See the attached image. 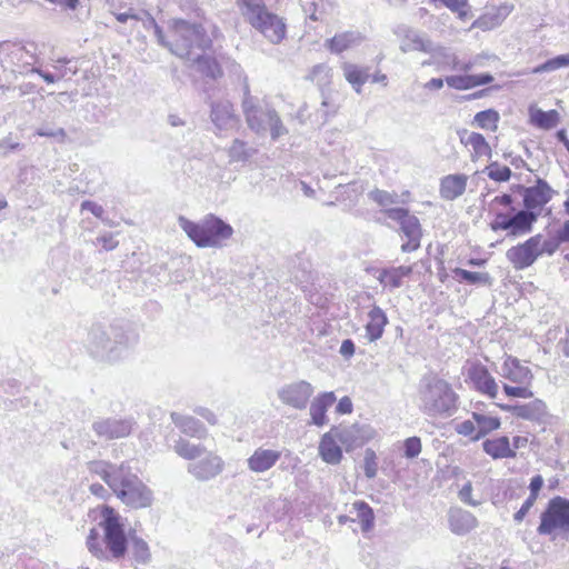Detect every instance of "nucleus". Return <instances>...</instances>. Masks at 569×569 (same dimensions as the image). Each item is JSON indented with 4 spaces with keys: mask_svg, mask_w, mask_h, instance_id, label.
Segmentation results:
<instances>
[{
    "mask_svg": "<svg viewBox=\"0 0 569 569\" xmlns=\"http://www.w3.org/2000/svg\"><path fill=\"white\" fill-rule=\"evenodd\" d=\"M157 42L168 49L172 54L191 60L194 54L204 52L212 44L204 28L183 19H173L169 23V33L166 34L154 19L150 20Z\"/></svg>",
    "mask_w": 569,
    "mask_h": 569,
    "instance_id": "nucleus-1",
    "label": "nucleus"
},
{
    "mask_svg": "<svg viewBox=\"0 0 569 569\" xmlns=\"http://www.w3.org/2000/svg\"><path fill=\"white\" fill-rule=\"evenodd\" d=\"M99 527L103 536L97 528H92L87 537V548L89 552L99 560L110 561L122 559L129 546V537L126 535L120 516L109 506L101 510V520Z\"/></svg>",
    "mask_w": 569,
    "mask_h": 569,
    "instance_id": "nucleus-2",
    "label": "nucleus"
},
{
    "mask_svg": "<svg viewBox=\"0 0 569 569\" xmlns=\"http://www.w3.org/2000/svg\"><path fill=\"white\" fill-rule=\"evenodd\" d=\"M230 66L231 72L242 78L243 96L241 107L249 129L258 134H264L269 131L272 140L287 134L288 130L283 126L278 112L268 103H261L257 97L251 94L248 78L243 74L241 66L234 61Z\"/></svg>",
    "mask_w": 569,
    "mask_h": 569,
    "instance_id": "nucleus-3",
    "label": "nucleus"
},
{
    "mask_svg": "<svg viewBox=\"0 0 569 569\" xmlns=\"http://www.w3.org/2000/svg\"><path fill=\"white\" fill-rule=\"evenodd\" d=\"M137 340L138 336L133 331L122 327L94 325L88 332L86 348L99 361L116 362Z\"/></svg>",
    "mask_w": 569,
    "mask_h": 569,
    "instance_id": "nucleus-4",
    "label": "nucleus"
},
{
    "mask_svg": "<svg viewBox=\"0 0 569 569\" xmlns=\"http://www.w3.org/2000/svg\"><path fill=\"white\" fill-rule=\"evenodd\" d=\"M171 448L180 458L190 461L187 471L198 481L214 479L224 469L223 459L202 443L178 436L173 438Z\"/></svg>",
    "mask_w": 569,
    "mask_h": 569,
    "instance_id": "nucleus-5",
    "label": "nucleus"
},
{
    "mask_svg": "<svg viewBox=\"0 0 569 569\" xmlns=\"http://www.w3.org/2000/svg\"><path fill=\"white\" fill-rule=\"evenodd\" d=\"M420 409L429 417H451L458 409V397L451 386L439 378L426 380L419 392Z\"/></svg>",
    "mask_w": 569,
    "mask_h": 569,
    "instance_id": "nucleus-6",
    "label": "nucleus"
},
{
    "mask_svg": "<svg viewBox=\"0 0 569 569\" xmlns=\"http://www.w3.org/2000/svg\"><path fill=\"white\" fill-rule=\"evenodd\" d=\"M179 226L199 248L220 247L233 233V229L229 223L213 214H208L200 222H193L184 217H180Z\"/></svg>",
    "mask_w": 569,
    "mask_h": 569,
    "instance_id": "nucleus-7",
    "label": "nucleus"
},
{
    "mask_svg": "<svg viewBox=\"0 0 569 569\" xmlns=\"http://www.w3.org/2000/svg\"><path fill=\"white\" fill-rule=\"evenodd\" d=\"M111 490L124 505L134 509L150 507L153 500L152 491L128 466H124Z\"/></svg>",
    "mask_w": 569,
    "mask_h": 569,
    "instance_id": "nucleus-8",
    "label": "nucleus"
},
{
    "mask_svg": "<svg viewBox=\"0 0 569 569\" xmlns=\"http://www.w3.org/2000/svg\"><path fill=\"white\" fill-rule=\"evenodd\" d=\"M512 214L498 212L490 223L492 231H508V237L517 238L532 231L533 224L539 218V211H529L523 207L521 210L511 208Z\"/></svg>",
    "mask_w": 569,
    "mask_h": 569,
    "instance_id": "nucleus-9",
    "label": "nucleus"
},
{
    "mask_svg": "<svg viewBox=\"0 0 569 569\" xmlns=\"http://www.w3.org/2000/svg\"><path fill=\"white\" fill-rule=\"evenodd\" d=\"M560 529L569 536V499L557 496L549 500L540 516L539 535H551Z\"/></svg>",
    "mask_w": 569,
    "mask_h": 569,
    "instance_id": "nucleus-10",
    "label": "nucleus"
},
{
    "mask_svg": "<svg viewBox=\"0 0 569 569\" xmlns=\"http://www.w3.org/2000/svg\"><path fill=\"white\" fill-rule=\"evenodd\" d=\"M385 214L400 224L401 232L408 239L401 244L402 252H412L420 248L422 229L419 219L406 208L397 207L383 210Z\"/></svg>",
    "mask_w": 569,
    "mask_h": 569,
    "instance_id": "nucleus-11",
    "label": "nucleus"
},
{
    "mask_svg": "<svg viewBox=\"0 0 569 569\" xmlns=\"http://www.w3.org/2000/svg\"><path fill=\"white\" fill-rule=\"evenodd\" d=\"M357 431L358 428L353 425L341 430L333 428L325 433L319 443V455L321 459L329 465H338L342 459V450L337 443L336 438L342 443L351 442Z\"/></svg>",
    "mask_w": 569,
    "mask_h": 569,
    "instance_id": "nucleus-12",
    "label": "nucleus"
},
{
    "mask_svg": "<svg viewBox=\"0 0 569 569\" xmlns=\"http://www.w3.org/2000/svg\"><path fill=\"white\" fill-rule=\"evenodd\" d=\"M541 238L542 234H535L507 250L506 258L516 270L527 269L537 261L540 257Z\"/></svg>",
    "mask_w": 569,
    "mask_h": 569,
    "instance_id": "nucleus-13",
    "label": "nucleus"
},
{
    "mask_svg": "<svg viewBox=\"0 0 569 569\" xmlns=\"http://www.w3.org/2000/svg\"><path fill=\"white\" fill-rule=\"evenodd\" d=\"M313 393L315 387L310 382L306 380H298L283 385L278 390V398L288 407L297 410H305Z\"/></svg>",
    "mask_w": 569,
    "mask_h": 569,
    "instance_id": "nucleus-14",
    "label": "nucleus"
},
{
    "mask_svg": "<svg viewBox=\"0 0 569 569\" xmlns=\"http://www.w3.org/2000/svg\"><path fill=\"white\" fill-rule=\"evenodd\" d=\"M513 189L522 194L526 209L539 212L552 199L555 193V190L541 178H538L531 187L517 184Z\"/></svg>",
    "mask_w": 569,
    "mask_h": 569,
    "instance_id": "nucleus-15",
    "label": "nucleus"
},
{
    "mask_svg": "<svg viewBox=\"0 0 569 569\" xmlns=\"http://www.w3.org/2000/svg\"><path fill=\"white\" fill-rule=\"evenodd\" d=\"M393 33L400 40L399 49L403 53L410 51H421L427 53L432 50V40L426 33L407 24L397 26L393 29Z\"/></svg>",
    "mask_w": 569,
    "mask_h": 569,
    "instance_id": "nucleus-16",
    "label": "nucleus"
},
{
    "mask_svg": "<svg viewBox=\"0 0 569 569\" xmlns=\"http://www.w3.org/2000/svg\"><path fill=\"white\" fill-rule=\"evenodd\" d=\"M250 26L262 33L271 43L278 44L286 38L287 24L284 19L269 10L258 19V23L253 22Z\"/></svg>",
    "mask_w": 569,
    "mask_h": 569,
    "instance_id": "nucleus-17",
    "label": "nucleus"
},
{
    "mask_svg": "<svg viewBox=\"0 0 569 569\" xmlns=\"http://www.w3.org/2000/svg\"><path fill=\"white\" fill-rule=\"evenodd\" d=\"M0 51L14 66H31L37 60V46L33 42L27 44L10 41L0 42Z\"/></svg>",
    "mask_w": 569,
    "mask_h": 569,
    "instance_id": "nucleus-18",
    "label": "nucleus"
},
{
    "mask_svg": "<svg viewBox=\"0 0 569 569\" xmlns=\"http://www.w3.org/2000/svg\"><path fill=\"white\" fill-rule=\"evenodd\" d=\"M92 429L99 438L112 440L129 436L132 425L127 419L104 418L94 421Z\"/></svg>",
    "mask_w": 569,
    "mask_h": 569,
    "instance_id": "nucleus-19",
    "label": "nucleus"
},
{
    "mask_svg": "<svg viewBox=\"0 0 569 569\" xmlns=\"http://www.w3.org/2000/svg\"><path fill=\"white\" fill-rule=\"evenodd\" d=\"M210 119L217 130H231L238 124V116L228 100L213 101L210 104Z\"/></svg>",
    "mask_w": 569,
    "mask_h": 569,
    "instance_id": "nucleus-20",
    "label": "nucleus"
},
{
    "mask_svg": "<svg viewBox=\"0 0 569 569\" xmlns=\"http://www.w3.org/2000/svg\"><path fill=\"white\" fill-rule=\"evenodd\" d=\"M499 407L503 411L510 412L517 418L537 422L545 421L548 415L547 406L540 399H535L533 401L523 405H499Z\"/></svg>",
    "mask_w": 569,
    "mask_h": 569,
    "instance_id": "nucleus-21",
    "label": "nucleus"
},
{
    "mask_svg": "<svg viewBox=\"0 0 569 569\" xmlns=\"http://www.w3.org/2000/svg\"><path fill=\"white\" fill-rule=\"evenodd\" d=\"M337 398L333 391L320 392L310 402L309 413L311 425L322 427L328 422L327 411L336 402Z\"/></svg>",
    "mask_w": 569,
    "mask_h": 569,
    "instance_id": "nucleus-22",
    "label": "nucleus"
},
{
    "mask_svg": "<svg viewBox=\"0 0 569 569\" xmlns=\"http://www.w3.org/2000/svg\"><path fill=\"white\" fill-rule=\"evenodd\" d=\"M450 530L459 536L467 535L478 526L477 518L467 510L452 508L448 513Z\"/></svg>",
    "mask_w": 569,
    "mask_h": 569,
    "instance_id": "nucleus-23",
    "label": "nucleus"
},
{
    "mask_svg": "<svg viewBox=\"0 0 569 569\" xmlns=\"http://www.w3.org/2000/svg\"><path fill=\"white\" fill-rule=\"evenodd\" d=\"M469 378L478 391L488 395L490 398L497 397L498 386L485 366H473L469 370Z\"/></svg>",
    "mask_w": 569,
    "mask_h": 569,
    "instance_id": "nucleus-24",
    "label": "nucleus"
},
{
    "mask_svg": "<svg viewBox=\"0 0 569 569\" xmlns=\"http://www.w3.org/2000/svg\"><path fill=\"white\" fill-rule=\"evenodd\" d=\"M171 420L176 427L190 438L204 439L208 436V430L204 425L191 416L180 415L178 412L171 413Z\"/></svg>",
    "mask_w": 569,
    "mask_h": 569,
    "instance_id": "nucleus-25",
    "label": "nucleus"
},
{
    "mask_svg": "<svg viewBox=\"0 0 569 569\" xmlns=\"http://www.w3.org/2000/svg\"><path fill=\"white\" fill-rule=\"evenodd\" d=\"M280 457V451L258 448L247 459L248 468L257 473L266 472L278 462Z\"/></svg>",
    "mask_w": 569,
    "mask_h": 569,
    "instance_id": "nucleus-26",
    "label": "nucleus"
},
{
    "mask_svg": "<svg viewBox=\"0 0 569 569\" xmlns=\"http://www.w3.org/2000/svg\"><path fill=\"white\" fill-rule=\"evenodd\" d=\"M501 375L511 382L519 385H529L533 379V375L528 367L511 356H508L501 367Z\"/></svg>",
    "mask_w": 569,
    "mask_h": 569,
    "instance_id": "nucleus-27",
    "label": "nucleus"
},
{
    "mask_svg": "<svg viewBox=\"0 0 569 569\" xmlns=\"http://www.w3.org/2000/svg\"><path fill=\"white\" fill-rule=\"evenodd\" d=\"M468 177L463 173L448 174L440 181V196L452 201L461 197L467 188Z\"/></svg>",
    "mask_w": 569,
    "mask_h": 569,
    "instance_id": "nucleus-28",
    "label": "nucleus"
},
{
    "mask_svg": "<svg viewBox=\"0 0 569 569\" xmlns=\"http://www.w3.org/2000/svg\"><path fill=\"white\" fill-rule=\"evenodd\" d=\"M124 466V463L114 466L103 460H93L87 463V469L90 473L99 476L112 489Z\"/></svg>",
    "mask_w": 569,
    "mask_h": 569,
    "instance_id": "nucleus-29",
    "label": "nucleus"
},
{
    "mask_svg": "<svg viewBox=\"0 0 569 569\" xmlns=\"http://www.w3.org/2000/svg\"><path fill=\"white\" fill-rule=\"evenodd\" d=\"M363 37L358 31H346L326 40L325 47L332 53H341L348 49L359 46Z\"/></svg>",
    "mask_w": 569,
    "mask_h": 569,
    "instance_id": "nucleus-30",
    "label": "nucleus"
},
{
    "mask_svg": "<svg viewBox=\"0 0 569 569\" xmlns=\"http://www.w3.org/2000/svg\"><path fill=\"white\" fill-rule=\"evenodd\" d=\"M368 318L366 336L370 342H373L382 337L385 327L388 323V318L386 312L379 306H373L371 308L368 313Z\"/></svg>",
    "mask_w": 569,
    "mask_h": 569,
    "instance_id": "nucleus-31",
    "label": "nucleus"
},
{
    "mask_svg": "<svg viewBox=\"0 0 569 569\" xmlns=\"http://www.w3.org/2000/svg\"><path fill=\"white\" fill-rule=\"evenodd\" d=\"M345 79L351 84L357 93H361L362 86L369 79V69L351 62H343L341 66Z\"/></svg>",
    "mask_w": 569,
    "mask_h": 569,
    "instance_id": "nucleus-32",
    "label": "nucleus"
},
{
    "mask_svg": "<svg viewBox=\"0 0 569 569\" xmlns=\"http://www.w3.org/2000/svg\"><path fill=\"white\" fill-rule=\"evenodd\" d=\"M482 448L483 451L493 459L516 457V451L510 448L509 438L506 436L483 441Z\"/></svg>",
    "mask_w": 569,
    "mask_h": 569,
    "instance_id": "nucleus-33",
    "label": "nucleus"
},
{
    "mask_svg": "<svg viewBox=\"0 0 569 569\" xmlns=\"http://www.w3.org/2000/svg\"><path fill=\"white\" fill-rule=\"evenodd\" d=\"M244 20L252 24L268 10L263 0H236Z\"/></svg>",
    "mask_w": 569,
    "mask_h": 569,
    "instance_id": "nucleus-34",
    "label": "nucleus"
},
{
    "mask_svg": "<svg viewBox=\"0 0 569 569\" xmlns=\"http://www.w3.org/2000/svg\"><path fill=\"white\" fill-rule=\"evenodd\" d=\"M190 61L197 63L199 71L211 79L216 80L222 77V69L219 63L214 59L204 56L203 52L194 54Z\"/></svg>",
    "mask_w": 569,
    "mask_h": 569,
    "instance_id": "nucleus-35",
    "label": "nucleus"
},
{
    "mask_svg": "<svg viewBox=\"0 0 569 569\" xmlns=\"http://www.w3.org/2000/svg\"><path fill=\"white\" fill-rule=\"evenodd\" d=\"M472 418L477 425V432L473 436V441L483 438L487 433L497 430L500 427V419L497 417H489L483 413L473 412Z\"/></svg>",
    "mask_w": 569,
    "mask_h": 569,
    "instance_id": "nucleus-36",
    "label": "nucleus"
},
{
    "mask_svg": "<svg viewBox=\"0 0 569 569\" xmlns=\"http://www.w3.org/2000/svg\"><path fill=\"white\" fill-rule=\"evenodd\" d=\"M427 53L431 54L432 61H423L422 66L436 63L440 67L451 68L457 58V56L452 53L448 48L440 44H436L433 41L432 50L428 51Z\"/></svg>",
    "mask_w": 569,
    "mask_h": 569,
    "instance_id": "nucleus-37",
    "label": "nucleus"
},
{
    "mask_svg": "<svg viewBox=\"0 0 569 569\" xmlns=\"http://www.w3.org/2000/svg\"><path fill=\"white\" fill-rule=\"evenodd\" d=\"M530 120L537 128L548 130L558 124L559 113L557 110L543 111L536 109L530 112Z\"/></svg>",
    "mask_w": 569,
    "mask_h": 569,
    "instance_id": "nucleus-38",
    "label": "nucleus"
},
{
    "mask_svg": "<svg viewBox=\"0 0 569 569\" xmlns=\"http://www.w3.org/2000/svg\"><path fill=\"white\" fill-rule=\"evenodd\" d=\"M453 274L459 282L468 284L490 286L492 281L488 272L469 271L462 268L453 269Z\"/></svg>",
    "mask_w": 569,
    "mask_h": 569,
    "instance_id": "nucleus-39",
    "label": "nucleus"
},
{
    "mask_svg": "<svg viewBox=\"0 0 569 569\" xmlns=\"http://www.w3.org/2000/svg\"><path fill=\"white\" fill-rule=\"evenodd\" d=\"M353 509L357 512V518L360 521L361 530L363 532L370 531L375 526L373 509L365 501H356Z\"/></svg>",
    "mask_w": 569,
    "mask_h": 569,
    "instance_id": "nucleus-40",
    "label": "nucleus"
},
{
    "mask_svg": "<svg viewBox=\"0 0 569 569\" xmlns=\"http://www.w3.org/2000/svg\"><path fill=\"white\" fill-rule=\"evenodd\" d=\"M129 542L131 543L133 559L139 563H147L151 558L148 543L137 536H129Z\"/></svg>",
    "mask_w": 569,
    "mask_h": 569,
    "instance_id": "nucleus-41",
    "label": "nucleus"
},
{
    "mask_svg": "<svg viewBox=\"0 0 569 569\" xmlns=\"http://www.w3.org/2000/svg\"><path fill=\"white\" fill-rule=\"evenodd\" d=\"M500 116L495 109H487L476 113L475 123L486 130L496 131L498 129V122Z\"/></svg>",
    "mask_w": 569,
    "mask_h": 569,
    "instance_id": "nucleus-42",
    "label": "nucleus"
},
{
    "mask_svg": "<svg viewBox=\"0 0 569 569\" xmlns=\"http://www.w3.org/2000/svg\"><path fill=\"white\" fill-rule=\"evenodd\" d=\"M569 67V53L559 54L551 59H548L541 64H538L532 69V73L552 72L561 68Z\"/></svg>",
    "mask_w": 569,
    "mask_h": 569,
    "instance_id": "nucleus-43",
    "label": "nucleus"
},
{
    "mask_svg": "<svg viewBox=\"0 0 569 569\" xmlns=\"http://www.w3.org/2000/svg\"><path fill=\"white\" fill-rule=\"evenodd\" d=\"M487 176L497 182H506L510 179L512 172L509 167L500 166L497 161L486 167Z\"/></svg>",
    "mask_w": 569,
    "mask_h": 569,
    "instance_id": "nucleus-44",
    "label": "nucleus"
},
{
    "mask_svg": "<svg viewBox=\"0 0 569 569\" xmlns=\"http://www.w3.org/2000/svg\"><path fill=\"white\" fill-rule=\"evenodd\" d=\"M307 79L316 82L319 87L327 86L331 79V68L320 63L312 68Z\"/></svg>",
    "mask_w": 569,
    "mask_h": 569,
    "instance_id": "nucleus-45",
    "label": "nucleus"
},
{
    "mask_svg": "<svg viewBox=\"0 0 569 569\" xmlns=\"http://www.w3.org/2000/svg\"><path fill=\"white\" fill-rule=\"evenodd\" d=\"M369 198L375 201L377 204L386 209L391 204H396L399 202L398 196L396 193H390L386 190H380L378 188L373 189L369 192Z\"/></svg>",
    "mask_w": 569,
    "mask_h": 569,
    "instance_id": "nucleus-46",
    "label": "nucleus"
},
{
    "mask_svg": "<svg viewBox=\"0 0 569 569\" xmlns=\"http://www.w3.org/2000/svg\"><path fill=\"white\" fill-rule=\"evenodd\" d=\"M465 143L471 146L477 156L489 154L491 149L485 137L478 132H471Z\"/></svg>",
    "mask_w": 569,
    "mask_h": 569,
    "instance_id": "nucleus-47",
    "label": "nucleus"
},
{
    "mask_svg": "<svg viewBox=\"0 0 569 569\" xmlns=\"http://www.w3.org/2000/svg\"><path fill=\"white\" fill-rule=\"evenodd\" d=\"M250 152L247 149L246 142L234 139L231 147L229 148V157L231 161L243 162L250 158Z\"/></svg>",
    "mask_w": 569,
    "mask_h": 569,
    "instance_id": "nucleus-48",
    "label": "nucleus"
},
{
    "mask_svg": "<svg viewBox=\"0 0 569 569\" xmlns=\"http://www.w3.org/2000/svg\"><path fill=\"white\" fill-rule=\"evenodd\" d=\"M377 279L382 286L390 287L391 289L399 288L402 284V281L392 268L382 269Z\"/></svg>",
    "mask_w": 569,
    "mask_h": 569,
    "instance_id": "nucleus-49",
    "label": "nucleus"
},
{
    "mask_svg": "<svg viewBox=\"0 0 569 569\" xmlns=\"http://www.w3.org/2000/svg\"><path fill=\"white\" fill-rule=\"evenodd\" d=\"M421 440L419 437H409L403 442V456L407 459L417 458L421 452Z\"/></svg>",
    "mask_w": 569,
    "mask_h": 569,
    "instance_id": "nucleus-50",
    "label": "nucleus"
},
{
    "mask_svg": "<svg viewBox=\"0 0 569 569\" xmlns=\"http://www.w3.org/2000/svg\"><path fill=\"white\" fill-rule=\"evenodd\" d=\"M448 87L456 90H468L472 88L470 74L465 76H448L445 79Z\"/></svg>",
    "mask_w": 569,
    "mask_h": 569,
    "instance_id": "nucleus-51",
    "label": "nucleus"
},
{
    "mask_svg": "<svg viewBox=\"0 0 569 569\" xmlns=\"http://www.w3.org/2000/svg\"><path fill=\"white\" fill-rule=\"evenodd\" d=\"M376 453L372 449H367L363 459V471L367 478L372 479L377 475V462Z\"/></svg>",
    "mask_w": 569,
    "mask_h": 569,
    "instance_id": "nucleus-52",
    "label": "nucleus"
},
{
    "mask_svg": "<svg viewBox=\"0 0 569 569\" xmlns=\"http://www.w3.org/2000/svg\"><path fill=\"white\" fill-rule=\"evenodd\" d=\"M563 243V240L559 239V233L556 231L555 236L546 239L540 240V256L543 253H547L548 256H552L560 247V244Z\"/></svg>",
    "mask_w": 569,
    "mask_h": 569,
    "instance_id": "nucleus-53",
    "label": "nucleus"
},
{
    "mask_svg": "<svg viewBox=\"0 0 569 569\" xmlns=\"http://www.w3.org/2000/svg\"><path fill=\"white\" fill-rule=\"evenodd\" d=\"M505 393L510 398H532L533 392L527 386H509L507 383L503 385Z\"/></svg>",
    "mask_w": 569,
    "mask_h": 569,
    "instance_id": "nucleus-54",
    "label": "nucleus"
},
{
    "mask_svg": "<svg viewBox=\"0 0 569 569\" xmlns=\"http://www.w3.org/2000/svg\"><path fill=\"white\" fill-rule=\"evenodd\" d=\"M22 148L21 143L12 141L11 137L8 136L0 140V157H7L10 152L21 150Z\"/></svg>",
    "mask_w": 569,
    "mask_h": 569,
    "instance_id": "nucleus-55",
    "label": "nucleus"
},
{
    "mask_svg": "<svg viewBox=\"0 0 569 569\" xmlns=\"http://www.w3.org/2000/svg\"><path fill=\"white\" fill-rule=\"evenodd\" d=\"M471 493H472V485H471L470 481H467L462 486V488L459 490L458 497L466 505H469V506H472V507L479 506L480 502L477 501V500H473Z\"/></svg>",
    "mask_w": 569,
    "mask_h": 569,
    "instance_id": "nucleus-56",
    "label": "nucleus"
},
{
    "mask_svg": "<svg viewBox=\"0 0 569 569\" xmlns=\"http://www.w3.org/2000/svg\"><path fill=\"white\" fill-rule=\"evenodd\" d=\"M456 431L459 435L470 437L473 440V436L477 432V426L471 420H465L456 426Z\"/></svg>",
    "mask_w": 569,
    "mask_h": 569,
    "instance_id": "nucleus-57",
    "label": "nucleus"
},
{
    "mask_svg": "<svg viewBox=\"0 0 569 569\" xmlns=\"http://www.w3.org/2000/svg\"><path fill=\"white\" fill-rule=\"evenodd\" d=\"M81 210L90 211L94 217L103 220L104 210H103L102 206L98 204L97 202H93L90 200H84L81 203Z\"/></svg>",
    "mask_w": 569,
    "mask_h": 569,
    "instance_id": "nucleus-58",
    "label": "nucleus"
},
{
    "mask_svg": "<svg viewBox=\"0 0 569 569\" xmlns=\"http://www.w3.org/2000/svg\"><path fill=\"white\" fill-rule=\"evenodd\" d=\"M542 486H543V478L540 475L533 476L531 478L530 485H529V490H530L529 497L537 500Z\"/></svg>",
    "mask_w": 569,
    "mask_h": 569,
    "instance_id": "nucleus-59",
    "label": "nucleus"
},
{
    "mask_svg": "<svg viewBox=\"0 0 569 569\" xmlns=\"http://www.w3.org/2000/svg\"><path fill=\"white\" fill-rule=\"evenodd\" d=\"M536 500L528 497L525 502L522 503L521 508L513 515V519L516 522H521L526 515L529 512V510L535 505Z\"/></svg>",
    "mask_w": 569,
    "mask_h": 569,
    "instance_id": "nucleus-60",
    "label": "nucleus"
},
{
    "mask_svg": "<svg viewBox=\"0 0 569 569\" xmlns=\"http://www.w3.org/2000/svg\"><path fill=\"white\" fill-rule=\"evenodd\" d=\"M356 346L351 339H345L340 346V355L346 359L351 358L355 355Z\"/></svg>",
    "mask_w": 569,
    "mask_h": 569,
    "instance_id": "nucleus-61",
    "label": "nucleus"
},
{
    "mask_svg": "<svg viewBox=\"0 0 569 569\" xmlns=\"http://www.w3.org/2000/svg\"><path fill=\"white\" fill-rule=\"evenodd\" d=\"M472 88L491 83L493 77L490 73L470 74Z\"/></svg>",
    "mask_w": 569,
    "mask_h": 569,
    "instance_id": "nucleus-62",
    "label": "nucleus"
},
{
    "mask_svg": "<svg viewBox=\"0 0 569 569\" xmlns=\"http://www.w3.org/2000/svg\"><path fill=\"white\" fill-rule=\"evenodd\" d=\"M336 411L340 415H347L352 412V401L349 397H343L339 400L336 406Z\"/></svg>",
    "mask_w": 569,
    "mask_h": 569,
    "instance_id": "nucleus-63",
    "label": "nucleus"
},
{
    "mask_svg": "<svg viewBox=\"0 0 569 569\" xmlns=\"http://www.w3.org/2000/svg\"><path fill=\"white\" fill-rule=\"evenodd\" d=\"M194 412L197 415H199L200 417H202L203 419H206L210 425H214L217 422L216 415L207 408H202V407L197 408L194 410Z\"/></svg>",
    "mask_w": 569,
    "mask_h": 569,
    "instance_id": "nucleus-64",
    "label": "nucleus"
}]
</instances>
